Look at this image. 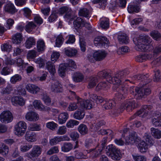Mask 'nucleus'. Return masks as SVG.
Masks as SVG:
<instances>
[{
	"label": "nucleus",
	"mask_w": 161,
	"mask_h": 161,
	"mask_svg": "<svg viewBox=\"0 0 161 161\" xmlns=\"http://www.w3.org/2000/svg\"><path fill=\"white\" fill-rule=\"evenodd\" d=\"M129 73V71L127 70H125L117 74L114 78V80H110L108 77L107 79L109 80L111 83L115 85L114 87L117 88L118 90L119 91V93H118L116 95V99H121L124 97L123 94L127 93V89L126 86H125L124 84H120L121 80L119 78L121 79L123 77L125 76Z\"/></svg>",
	"instance_id": "obj_1"
},
{
	"label": "nucleus",
	"mask_w": 161,
	"mask_h": 161,
	"mask_svg": "<svg viewBox=\"0 0 161 161\" xmlns=\"http://www.w3.org/2000/svg\"><path fill=\"white\" fill-rule=\"evenodd\" d=\"M152 41L147 35H141L133 38V42L135 45V48L139 51H150L152 50L153 47L150 44Z\"/></svg>",
	"instance_id": "obj_2"
},
{
	"label": "nucleus",
	"mask_w": 161,
	"mask_h": 161,
	"mask_svg": "<svg viewBox=\"0 0 161 161\" xmlns=\"http://www.w3.org/2000/svg\"><path fill=\"white\" fill-rule=\"evenodd\" d=\"M72 95L75 96V98L77 100V103H70L67 108V110L73 111L76 110L79 107L82 108L90 109L92 108V104L89 100H85L79 98L78 97L75 96V93L73 92L70 91Z\"/></svg>",
	"instance_id": "obj_3"
},
{
	"label": "nucleus",
	"mask_w": 161,
	"mask_h": 161,
	"mask_svg": "<svg viewBox=\"0 0 161 161\" xmlns=\"http://www.w3.org/2000/svg\"><path fill=\"white\" fill-rule=\"evenodd\" d=\"M106 151L107 155L114 160H119L122 158L123 155L120 150L112 144L107 147Z\"/></svg>",
	"instance_id": "obj_4"
},
{
	"label": "nucleus",
	"mask_w": 161,
	"mask_h": 161,
	"mask_svg": "<svg viewBox=\"0 0 161 161\" xmlns=\"http://www.w3.org/2000/svg\"><path fill=\"white\" fill-rule=\"evenodd\" d=\"M161 48V45L156 46L154 48L153 53H147L142 55H140L136 58V60L138 62H143L147 59L153 60L154 59L157 55L159 54L161 51L160 48Z\"/></svg>",
	"instance_id": "obj_5"
},
{
	"label": "nucleus",
	"mask_w": 161,
	"mask_h": 161,
	"mask_svg": "<svg viewBox=\"0 0 161 161\" xmlns=\"http://www.w3.org/2000/svg\"><path fill=\"white\" fill-rule=\"evenodd\" d=\"M27 129V125L25 122L20 121L17 123L14 126V133L19 136H23L25 133Z\"/></svg>",
	"instance_id": "obj_6"
},
{
	"label": "nucleus",
	"mask_w": 161,
	"mask_h": 161,
	"mask_svg": "<svg viewBox=\"0 0 161 161\" xmlns=\"http://www.w3.org/2000/svg\"><path fill=\"white\" fill-rule=\"evenodd\" d=\"M126 145L135 144L137 145L141 141V138L138 137L136 132H133L127 136L125 139Z\"/></svg>",
	"instance_id": "obj_7"
},
{
	"label": "nucleus",
	"mask_w": 161,
	"mask_h": 161,
	"mask_svg": "<svg viewBox=\"0 0 161 161\" xmlns=\"http://www.w3.org/2000/svg\"><path fill=\"white\" fill-rule=\"evenodd\" d=\"M13 119L12 114L9 111H4L0 114V121L4 123H8Z\"/></svg>",
	"instance_id": "obj_8"
},
{
	"label": "nucleus",
	"mask_w": 161,
	"mask_h": 161,
	"mask_svg": "<svg viewBox=\"0 0 161 161\" xmlns=\"http://www.w3.org/2000/svg\"><path fill=\"white\" fill-rule=\"evenodd\" d=\"M95 45L98 47H103L106 48L108 47L109 42L107 38L104 37L98 36L94 39Z\"/></svg>",
	"instance_id": "obj_9"
},
{
	"label": "nucleus",
	"mask_w": 161,
	"mask_h": 161,
	"mask_svg": "<svg viewBox=\"0 0 161 161\" xmlns=\"http://www.w3.org/2000/svg\"><path fill=\"white\" fill-rule=\"evenodd\" d=\"M42 147L38 145L34 146L31 151L26 154V156L31 158H36L40 155L42 152Z\"/></svg>",
	"instance_id": "obj_10"
},
{
	"label": "nucleus",
	"mask_w": 161,
	"mask_h": 161,
	"mask_svg": "<svg viewBox=\"0 0 161 161\" xmlns=\"http://www.w3.org/2000/svg\"><path fill=\"white\" fill-rule=\"evenodd\" d=\"M74 25L75 28L76 30L81 28L83 26H85L88 29L92 28L91 25L88 23H86L82 19L78 17L74 21Z\"/></svg>",
	"instance_id": "obj_11"
},
{
	"label": "nucleus",
	"mask_w": 161,
	"mask_h": 161,
	"mask_svg": "<svg viewBox=\"0 0 161 161\" xmlns=\"http://www.w3.org/2000/svg\"><path fill=\"white\" fill-rule=\"evenodd\" d=\"M137 106L136 102L133 100L127 101L123 103L120 108L122 110L126 109L128 111H130Z\"/></svg>",
	"instance_id": "obj_12"
},
{
	"label": "nucleus",
	"mask_w": 161,
	"mask_h": 161,
	"mask_svg": "<svg viewBox=\"0 0 161 161\" xmlns=\"http://www.w3.org/2000/svg\"><path fill=\"white\" fill-rule=\"evenodd\" d=\"M135 90L136 93L135 95L137 96L138 99L141 98L145 95H149L151 92L150 89L148 87L136 88Z\"/></svg>",
	"instance_id": "obj_13"
},
{
	"label": "nucleus",
	"mask_w": 161,
	"mask_h": 161,
	"mask_svg": "<svg viewBox=\"0 0 161 161\" xmlns=\"http://www.w3.org/2000/svg\"><path fill=\"white\" fill-rule=\"evenodd\" d=\"M58 12L59 14H61L66 13L64 17L66 20L69 19L70 21L72 20L73 18L71 15V10L69 7L64 6L60 8Z\"/></svg>",
	"instance_id": "obj_14"
},
{
	"label": "nucleus",
	"mask_w": 161,
	"mask_h": 161,
	"mask_svg": "<svg viewBox=\"0 0 161 161\" xmlns=\"http://www.w3.org/2000/svg\"><path fill=\"white\" fill-rule=\"evenodd\" d=\"M25 30L29 33L36 32V34H37L39 33L38 27L33 21L27 22L25 26Z\"/></svg>",
	"instance_id": "obj_15"
},
{
	"label": "nucleus",
	"mask_w": 161,
	"mask_h": 161,
	"mask_svg": "<svg viewBox=\"0 0 161 161\" xmlns=\"http://www.w3.org/2000/svg\"><path fill=\"white\" fill-rule=\"evenodd\" d=\"M152 107L150 106H144L141 109L138 111L135 115L138 116L142 118L147 117L148 115V113L150 111Z\"/></svg>",
	"instance_id": "obj_16"
},
{
	"label": "nucleus",
	"mask_w": 161,
	"mask_h": 161,
	"mask_svg": "<svg viewBox=\"0 0 161 161\" xmlns=\"http://www.w3.org/2000/svg\"><path fill=\"white\" fill-rule=\"evenodd\" d=\"M12 104L14 106L19 105L21 106H24L26 103V99L21 97L14 96L11 99Z\"/></svg>",
	"instance_id": "obj_17"
},
{
	"label": "nucleus",
	"mask_w": 161,
	"mask_h": 161,
	"mask_svg": "<svg viewBox=\"0 0 161 161\" xmlns=\"http://www.w3.org/2000/svg\"><path fill=\"white\" fill-rule=\"evenodd\" d=\"M69 140V137L66 136H57L50 139L49 143L51 146H53L57 144L60 142L65 141H68Z\"/></svg>",
	"instance_id": "obj_18"
},
{
	"label": "nucleus",
	"mask_w": 161,
	"mask_h": 161,
	"mask_svg": "<svg viewBox=\"0 0 161 161\" xmlns=\"http://www.w3.org/2000/svg\"><path fill=\"white\" fill-rule=\"evenodd\" d=\"M152 122L153 124L156 126H161V114L158 111L155 112L153 114Z\"/></svg>",
	"instance_id": "obj_19"
},
{
	"label": "nucleus",
	"mask_w": 161,
	"mask_h": 161,
	"mask_svg": "<svg viewBox=\"0 0 161 161\" xmlns=\"http://www.w3.org/2000/svg\"><path fill=\"white\" fill-rule=\"evenodd\" d=\"M25 139L28 142H34L37 140V135L34 132L26 131L25 136Z\"/></svg>",
	"instance_id": "obj_20"
},
{
	"label": "nucleus",
	"mask_w": 161,
	"mask_h": 161,
	"mask_svg": "<svg viewBox=\"0 0 161 161\" xmlns=\"http://www.w3.org/2000/svg\"><path fill=\"white\" fill-rule=\"evenodd\" d=\"M25 118L26 120L30 121H35L38 120L39 116L36 113L30 111L26 113L25 115Z\"/></svg>",
	"instance_id": "obj_21"
},
{
	"label": "nucleus",
	"mask_w": 161,
	"mask_h": 161,
	"mask_svg": "<svg viewBox=\"0 0 161 161\" xmlns=\"http://www.w3.org/2000/svg\"><path fill=\"white\" fill-rule=\"evenodd\" d=\"M107 55V53L105 51L99 50L94 52L93 57L96 60L99 61L103 59Z\"/></svg>",
	"instance_id": "obj_22"
},
{
	"label": "nucleus",
	"mask_w": 161,
	"mask_h": 161,
	"mask_svg": "<svg viewBox=\"0 0 161 161\" xmlns=\"http://www.w3.org/2000/svg\"><path fill=\"white\" fill-rule=\"evenodd\" d=\"M103 149L98 145L95 148L90 150L89 153L92 157H95L101 154Z\"/></svg>",
	"instance_id": "obj_23"
},
{
	"label": "nucleus",
	"mask_w": 161,
	"mask_h": 161,
	"mask_svg": "<svg viewBox=\"0 0 161 161\" xmlns=\"http://www.w3.org/2000/svg\"><path fill=\"white\" fill-rule=\"evenodd\" d=\"M25 88L30 93L36 94L40 91V88L37 86L32 84H28L25 86Z\"/></svg>",
	"instance_id": "obj_24"
},
{
	"label": "nucleus",
	"mask_w": 161,
	"mask_h": 161,
	"mask_svg": "<svg viewBox=\"0 0 161 161\" xmlns=\"http://www.w3.org/2000/svg\"><path fill=\"white\" fill-rule=\"evenodd\" d=\"M3 8L5 12L11 14H13L17 12L14 4L10 2L4 6Z\"/></svg>",
	"instance_id": "obj_25"
},
{
	"label": "nucleus",
	"mask_w": 161,
	"mask_h": 161,
	"mask_svg": "<svg viewBox=\"0 0 161 161\" xmlns=\"http://www.w3.org/2000/svg\"><path fill=\"white\" fill-rule=\"evenodd\" d=\"M64 52L65 54L68 57H72L76 56L77 51L74 48L68 47L64 48Z\"/></svg>",
	"instance_id": "obj_26"
},
{
	"label": "nucleus",
	"mask_w": 161,
	"mask_h": 161,
	"mask_svg": "<svg viewBox=\"0 0 161 161\" xmlns=\"http://www.w3.org/2000/svg\"><path fill=\"white\" fill-rule=\"evenodd\" d=\"M69 117V114L67 112H63L60 113L58 115V119L60 124H64Z\"/></svg>",
	"instance_id": "obj_27"
},
{
	"label": "nucleus",
	"mask_w": 161,
	"mask_h": 161,
	"mask_svg": "<svg viewBox=\"0 0 161 161\" xmlns=\"http://www.w3.org/2000/svg\"><path fill=\"white\" fill-rule=\"evenodd\" d=\"M140 143H138L136 145L139 151L141 153H144L146 152L148 150V146L147 144L143 141L139 142Z\"/></svg>",
	"instance_id": "obj_28"
},
{
	"label": "nucleus",
	"mask_w": 161,
	"mask_h": 161,
	"mask_svg": "<svg viewBox=\"0 0 161 161\" xmlns=\"http://www.w3.org/2000/svg\"><path fill=\"white\" fill-rule=\"evenodd\" d=\"M85 115V112L84 110L83 109H78L75 112L73 117L74 118L80 120L82 119Z\"/></svg>",
	"instance_id": "obj_29"
},
{
	"label": "nucleus",
	"mask_w": 161,
	"mask_h": 161,
	"mask_svg": "<svg viewBox=\"0 0 161 161\" xmlns=\"http://www.w3.org/2000/svg\"><path fill=\"white\" fill-rule=\"evenodd\" d=\"M46 68L52 75H54L56 73L55 66L54 64L48 61L46 63Z\"/></svg>",
	"instance_id": "obj_30"
},
{
	"label": "nucleus",
	"mask_w": 161,
	"mask_h": 161,
	"mask_svg": "<svg viewBox=\"0 0 161 161\" xmlns=\"http://www.w3.org/2000/svg\"><path fill=\"white\" fill-rule=\"evenodd\" d=\"M100 25L103 29H107L109 26V19L106 17H103L100 19Z\"/></svg>",
	"instance_id": "obj_31"
},
{
	"label": "nucleus",
	"mask_w": 161,
	"mask_h": 161,
	"mask_svg": "<svg viewBox=\"0 0 161 161\" xmlns=\"http://www.w3.org/2000/svg\"><path fill=\"white\" fill-rule=\"evenodd\" d=\"M62 85L58 82L56 81L52 83L51 90L54 92H59L62 91Z\"/></svg>",
	"instance_id": "obj_32"
},
{
	"label": "nucleus",
	"mask_w": 161,
	"mask_h": 161,
	"mask_svg": "<svg viewBox=\"0 0 161 161\" xmlns=\"http://www.w3.org/2000/svg\"><path fill=\"white\" fill-rule=\"evenodd\" d=\"M68 68L64 64H60L58 67V73L59 76L64 77L66 75V72Z\"/></svg>",
	"instance_id": "obj_33"
},
{
	"label": "nucleus",
	"mask_w": 161,
	"mask_h": 161,
	"mask_svg": "<svg viewBox=\"0 0 161 161\" xmlns=\"http://www.w3.org/2000/svg\"><path fill=\"white\" fill-rule=\"evenodd\" d=\"M73 147L72 145L70 142H64L61 147L62 151L67 152L71 150Z\"/></svg>",
	"instance_id": "obj_34"
},
{
	"label": "nucleus",
	"mask_w": 161,
	"mask_h": 161,
	"mask_svg": "<svg viewBox=\"0 0 161 161\" xmlns=\"http://www.w3.org/2000/svg\"><path fill=\"white\" fill-rule=\"evenodd\" d=\"M9 151L8 147L2 142H0V154L3 156L7 155Z\"/></svg>",
	"instance_id": "obj_35"
},
{
	"label": "nucleus",
	"mask_w": 161,
	"mask_h": 161,
	"mask_svg": "<svg viewBox=\"0 0 161 161\" xmlns=\"http://www.w3.org/2000/svg\"><path fill=\"white\" fill-rule=\"evenodd\" d=\"M150 131L152 135L154 138L157 139L161 138V131L153 127L151 128Z\"/></svg>",
	"instance_id": "obj_36"
},
{
	"label": "nucleus",
	"mask_w": 161,
	"mask_h": 161,
	"mask_svg": "<svg viewBox=\"0 0 161 161\" xmlns=\"http://www.w3.org/2000/svg\"><path fill=\"white\" fill-rule=\"evenodd\" d=\"M140 7L137 5H129L128 6L127 10L130 13H138L140 11Z\"/></svg>",
	"instance_id": "obj_37"
},
{
	"label": "nucleus",
	"mask_w": 161,
	"mask_h": 161,
	"mask_svg": "<svg viewBox=\"0 0 161 161\" xmlns=\"http://www.w3.org/2000/svg\"><path fill=\"white\" fill-rule=\"evenodd\" d=\"M118 40L120 43L126 44L129 42V39L125 33H122L118 36Z\"/></svg>",
	"instance_id": "obj_38"
},
{
	"label": "nucleus",
	"mask_w": 161,
	"mask_h": 161,
	"mask_svg": "<svg viewBox=\"0 0 161 161\" xmlns=\"http://www.w3.org/2000/svg\"><path fill=\"white\" fill-rule=\"evenodd\" d=\"M36 44V41L35 39L32 37H30L28 38L26 41L25 43L26 47L29 49L31 48L33 45Z\"/></svg>",
	"instance_id": "obj_39"
},
{
	"label": "nucleus",
	"mask_w": 161,
	"mask_h": 161,
	"mask_svg": "<svg viewBox=\"0 0 161 161\" xmlns=\"http://www.w3.org/2000/svg\"><path fill=\"white\" fill-rule=\"evenodd\" d=\"M37 47L38 52L43 51L45 47L44 41L42 39H39L37 42Z\"/></svg>",
	"instance_id": "obj_40"
},
{
	"label": "nucleus",
	"mask_w": 161,
	"mask_h": 161,
	"mask_svg": "<svg viewBox=\"0 0 161 161\" xmlns=\"http://www.w3.org/2000/svg\"><path fill=\"white\" fill-rule=\"evenodd\" d=\"M22 36L20 33H16L13 37V42L16 44L20 43L22 40Z\"/></svg>",
	"instance_id": "obj_41"
},
{
	"label": "nucleus",
	"mask_w": 161,
	"mask_h": 161,
	"mask_svg": "<svg viewBox=\"0 0 161 161\" xmlns=\"http://www.w3.org/2000/svg\"><path fill=\"white\" fill-rule=\"evenodd\" d=\"M98 75L99 77H103L106 78L107 80L109 83L112 84L110 82V81L108 80L107 78L108 77L110 80H114V79L112 78L110 74H108L105 70H103L98 73Z\"/></svg>",
	"instance_id": "obj_42"
},
{
	"label": "nucleus",
	"mask_w": 161,
	"mask_h": 161,
	"mask_svg": "<svg viewBox=\"0 0 161 161\" xmlns=\"http://www.w3.org/2000/svg\"><path fill=\"white\" fill-rule=\"evenodd\" d=\"M33 104L36 109L41 111L44 108V105L39 100H35L33 103Z\"/></svg>",
	"instance_id": "obj_43"
},
{
	"label": "nucleus",
	"mask_w": 161,
	"mask_h": 161,
	"mask_svg": "<svg viewBox=\"0 0 161 161\" xmlns=\"http://www.w3.org/2000/svg\"><path fill=\"white\" fill-rule=\"evenodd\" d=\"M150 36L155 40H159L161 38V35L158 31H152L150 34Z\"/></svg>",
	"instance_id": "obj_44"
},
{
	"label": "nucleus",
	"mask_w": 161,
	"mask_h": 161,
	"mask_svg": "<svg viewBox=\"0 0 161 161\" xmlns=\"http://www.w3.org/2000/svg\"><path fill=\"white\" fill-rule=\"evenodd\" d=\"M78 130L80 134L82 135L86 134L88 131V129L86 125L82 124L79 126Z\"/></svg>",
	"instance_id": "obj_45"
},
{
	"label": "nucleus",
	"mask_w": 161,
	"mask_h": 161,
	"mask_svg": "<svg viewBox=\"0 0 161 161\" xmlns=\"http://www.w3.org/2000/svg\"><path fill=\"white\" fill-rule=\"evenodd\" d=\"M105 102L103 105V107L105 109L111 108L113 106H114L115 104V102L112 100H109L108 101H105Z\"/></svg>",
	"instance_id": "obj_46"
},
{
	"label": "nucleus",
	"mask_w": 161,
	"mask_h": 161,
	"mask_svg": "<svg viewBox=\"0 0 161 161\" xmlns=\"http://www.w3.org/2000/svg\"><path fill=\"white\" fill-rule=\"evenodd\" d=\"M22 77L19 74H15L11 77L10 79L11 83L13 84H15L17 82L21 80Z\"/></svg>",
	"instance_id": "obj_47"
},
{
	"label": "nucleus",
	"mask_w": 161,
	"mask_h": 161,
	"mask_svg": "<svg viewBox=\"0 0 161 161\" xmlns=\"http://www.w3.org/2000/svg\"><path fill=\"white\" fill-rule=\"evenodd\" d=\"M46 125L47 128L52 130H55L58 126V124L53 121L47 123Z\"/></svg>",
	"instance_id": "obj_48"
},
{
	"label": "nucleus",
	"mask_w": 161,
	"mask_h": 161,
	"mask_svg": "<svg viewBox=\"0 0 161 161\" xmlns=\"http://www.w3.org/2000/svg\"><path fill=\"white\" fill-rule=\"evenodd\" d=\"M97 82V80L95 76H92L90 78V80L89 83L88 87L92 88L95 86Z\"/></svg>",
	"instance_id": "obj_49"
},
{
	"label": "nucleus",
	"mask_w": 161,
	"mask_h": 161,
	"mask_svg": "<svg viewBox=\"0 0 161 161\" xmlns=\"http://www.w3.org/2000/svg\"><path fill=\"white\" fill-rule=\"evenodd\" d=\"M34 61L36 63L39 64V67L41 68L44 67L45 61L41 57H39L34 60Z\"/></svg>",
	"instance_id": "obj_50"
},
{
	"label": "nucleus",
	"mask_w": 161,
	"mask_h": 161,
	"mask_svg": "<svg viewBox=\"0 0 161 161\" xmlns=\"http://www.w3.org/2000/svg\"><path fill=\"white\" fill-rule=\"evenodd\" d=\"M79 123V122L77 120L71 119L67 122L66 126L68 128H72L75 125H78Z\"/></svg>",
	"instance_id": "obj_51"
},
{
	"label": "nucleus",
	"mask_w": 161,
	"mask_h": 161,
	"mask_svg": "<svg viewBox=\"0 0 161 161\" xmlns=\"http://www.w3.org/2000/svg\"><path fill=\"white\" fill-rule=\"evenodd\" d=\"M1 48L3 51L9 52L11 51L12 46L8 44L5 43L1 45Z\"/></svg>",
	"instance_id": "obj_52"
},
{
	"label": "nucleus",
	"mask_w": 161,
	"mask_h": 161,
	"mask_svg": "<svg viewBox=\"0 0 161 161\" xmlns=\"http://www.w3.org/2000/svg\"><path fill=\"white\" fill-rule=\"evenodd\" d=\"M64 41L63 36L61 35L58 36L56 40V45L58 47H60L62 45Z\"/></svg>",
	"instance_id": "obj_53"
},
{
	"label": "nucleus",
	"mask_w": 161,
	"mask_h": 161,
	"mask_svg": "<svg viewBox=\"0 0 161 161\" xmlns=\"http://www.w3.org/2000/svg\"><path fill=\"white\" fill-rule=\"evenodd\" d=\"M84 78L83 75L81 73H76L74 75L73 79L76 82H80Z\"/></svg>",
	"instance_id": "obj_54"
},
{
	"label": "nucleus",
	"mask_w": 161,
	"mask_h": 161,
	"mask_svg": "<svg viewBox=\"0 0 161 161\" xmlns=\"http://www.w3.org/2000/svg\"><path fill=\"white\" fill-rule=\"evenodd\" d=\"M32 147V145L29 144L21 145L20 147V150L22 152H25L29 150Z\"/></svg>",
	"instance_id": "obj_55"
},
{
	"label": "nucleus",
	"mask_w": 161,
	"mask_h": 161,
	"mask_svg": "<svg viewBox=\"0 0 161 161\" xmlns=\"http://www.w3.org/2000/svg\"><path fill=\"white\" fill-rule=\"evenodd\" d=\"M5 63L7 64L12 65L15 64V61L11 58V55H5Z\"/></svg>",
	"instance_id": "obj_56"
},
{
	"label": "nucleus",
	"mask_w": 161,
	"mask_h": 161,
	"mask_svg": "<svg viewBox=\"0 0 161 161\" xmlns=\"http://www.w3.org/2000/svg\"><path fill=\"white\" fill-rule=\"evenodd\" d=\"M90 98L93 100L97 103H101L103 101V99L102 97L97 96L94 94L91 95Z\"/></svg>",
	"instance_id": "obj_57"
},
{
	"label": "nucleus",
	"mask_w": 161,
	"mask_h": 161,
	"mask_svg": "<svg viewBox=\"0 0 161 161\" xmlns=\"http://www.w3.org/2000/svg\"><path fill=\"white\" fill-rule=\"evenodd\" d=\"M132 157L135 161H146V157L143 155H132Z\"/></svg>",
	"instance_id": "obj_58"
},
{
	"label": "nucleus",
	"mask_w": 161,
	"mask_h": 161,
	"mask_svg": "<svg viewBox=\"0 0 161 161\" xmlns=\"http://www.w3.org/2000/svg\"><path fill=\"white\" fill-rule=\"evenodd\" d=\"M58 148V146H54L51 147L47 152V155H51L54 153H57L59 152Z\"/></svg>",
	"instance_id": "obj_59"
},
{
	"label": "nucleus",
	"mask_w": 161,
	"mask_h": 161,
	"mask_svg": "<svg viewBox=\"0 0 161 161\" xmlns=\"http://www.w3.org/2000/svg\"><path fill=\"white\" fill-rule=\"evenodd\" d=\"M79 14L82 16L85 17H90V14L88 10L86 8H83L79 11Z\"/></svg>",
	"instance_id": "obj_60"
},
{
	"label": "nucleus",
	"mask_w": 161,
	"mask_h": 161,
	"mask_svg": "<svg viewBox=\"0 0 161 161\" xmlns=\"http://www.w3.org/2000/svg\"><path fill=\"white\" fill-rule=\"evenodd\" d=\"M28 129L31 131H39L41 130V127L37 124H31L28 127Z\"/></svg>",
	"instance_id": "obj_61"
},
{
	"label": "nucleus",
	"mask_w": 161,
	"mask_h": 161,
	"mask_svg": "<svg viewBox=\"0 0 161 161\" xmlns=\"http://www.w3.org/2000/svg\"><path fill=\"white\" fill-rule=\"evenodd\" d=\"M24 16L27 18L29 17L31 15V11L28 8L25 7L21 9Z\"/></svg>",
	"instance_id": "obj_62"
},
{
	"label": "nucleus",
	"mask_w": 161,
	"mask_h": 161,
	"mask_svg": "<svg viewBox=\"0 0 161 161\" xmlns=\"http://www.w3.org/2000/svg\"><path fill=\"white\" fill-rule=\"evenodd\" d=\"M69 136L72 140L74 141H77L79 137V135L76 131H72L69 134Z\"/></svg>",
	"instance_id": "obj_63"
},
{
	"label": "nucleus",
	"mask_w": 161,
	"mask_h": 161,
	"mask_svg": "<svg viewBox=\"0 0 161 161\" xmlns=\"http://www.w3.org/2000/svg\"><path fill=\"white\" fill-rule=\"evenodd\" d=\"M67 132V128L65 126H59L57 131V134L62 135L65 134Z\"/></svg>",
	"instance_id": "obj_64"
}]
</instances>
